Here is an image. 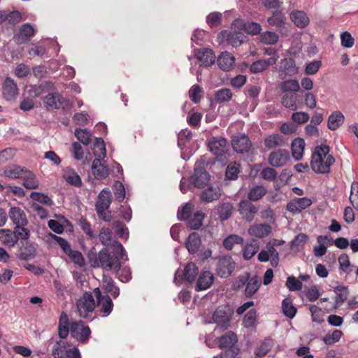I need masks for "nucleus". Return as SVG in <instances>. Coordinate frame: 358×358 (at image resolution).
<instances>
[{"instance_id": "obj_1", "label": "nucleus", "mask_w": 358, "mask_h": 358, "mask_svg": "<svg viewBox=\"0 0 358 358\" xmlns=\"http://www.w3.org/2000/svg\"><path fill=\"white\" fill-rule=\"evenodd\" d=\"M113 251L109 252L107 249L101 250L98 254H90L89 261L94 268L101 267L107 271H117L121 266L120 259L125 255L122 245L117 241H113Z\"/></svg>"}, {"instance_id": "obj_2", "label": "nucleus", "mask_w": 358, "mask_h": 358, "mask_svg": "<svg viewBox=\"0 0 358 358\" xmlns=\"http://www.w3.org/2000/svg\"><path fill=\"white\" fill-rule=\"evenodd\" d=\"M329 152L330 148L326 144L317 145L313 150L310 167L315 173H330L331 166L335 163V159Z\"/></svg>"}, {"instance_id": "obj_3", "label": "nucleus", "mask_w": 358, "mask_h": 358, "mask_svg": "<svg viewBox=\"0 0 358 358\" xmlns=\"http://www.w3.org/2000/svg\"><path fill=\"white\" fill-rule=\"evenodd\" d=\"M111 202V192L108 188H104L98 195L95 207L98 217L106 222L111 220V213L108 210Z\"/></svg>"}, {"instance_id": "obj_4", "label": "nucleus", "mask_w": 358, "mask_h": 358, "mask_svg": "<svg viewBox=\"0 0 358 358\" xmlns=\"http://www.w3.org/2000/svg\"><path fill=\"white\" fill-rule=\"evenodd\" d=\"M94 295L90 292H85L83 295L77 301L76 306L79 316L84 319L91 317L96 308Z\"/></svg>"}, {"instance_id": "obj_5", "label": "nucleus", "mask_w": 358, "mask_h": 358, "mask_svg": "<svg viewBox=\"0 0 358 358\" xmlns=\"http://www.w3.org/2000/svg\"><path fill=\"white\" fill-rule=\"evenodd\" d=\"M234 310L229 305L218 306L213 313V320L218 328L224 331L230 327L234 315Z\"/></svg>"}, {"instance_id": "obj_6", "label": "nucleus", "mask_w": 358, "mask_h": 358, "mask_svg": "<svg viewBox=\"0 0 358 358\" xmlns=\"http://www.w3.org/2000/svg\"><path fill=\"white\" fill-rule=\"evenodd\" d=\"M93 294L96 298V307L99 314L103 317L108 316L113 309L111 298L108 294H103L99 287L93 290Z\"/></svg>"}, {"instance_id": "obj_7", "label": "nucleus", "mask_w": 358, "mask_h": 358, "mask_svg": "<svg viewBox=\"0 0 358 358\" xmlns=\"http://www.w3.org/2000/svg\"><path fill=\"white\" fill-rule=\"evenodd\" d=\"M71 335L82 343H87L91 335V329L84 322L80 320L71 324Z\"/></svg>"}, {"instance_id": "obj_8", "label": "nucleus", "mask_w": 358, "mask_h": 358, "mask_svg": "<svg viewBox=\"0 0 358 358\" xmlns=\"http://www.w3.org/2000/svg\"><path fill=\"white\" fill-rule=\"evenodd\" d=\"M199 273L196 264L193 262H189L185 266L183 271H177L175 273L174 282L177 285H180L185 280L187 282H193Z\"/></svg>"}, {"instance_id": "obj_9", "label": "nucleus", "mask_w": 358, "mask_h": 358, "mask_svg": "<svg viewBox=\"0 0 358 358\" xmlns=\"http://www.w3.org/2000/svg\"><path fill=\"white\" fill-rule=\"evenodd\" d=\"M236 263L230 256H222L219 258L216 272L221 278H228L235 269Z\"/></svg>"}, {"instance_id": "obj_10", "label": "nucleus", "mask_w": 358, "mask_h": 358, "mask_svg": "<svg viewBox=\"0 0 358 358\" xmlns=\"http://www.w3.org/2000/svg\"><path fill=\"white\" fill-rule=\"evenodd\" d=\"M289 159V152L287 150L280 148L269 154L268 162L272 167H281L285 166Z\"/></svg>"}, {"instance_id": "obj_11", "label": "nucleus", "mask_w": 358, "mask_h": 358, "mask_svg": "<svg viewBox=\"0 0 358 358\" xmlns=\"http://www.w3.org/2000/svg\"><path fill=\"white\" fill-rule=\"evenodd\" d=\"M209 173L203 169L196 164L193 174L189 178V182L194 187L203 188L210 180Z\"/></svg>"}, {"instance_id": "obj_12", "label": "nucleus", "mask_w": 358, "mask_h": 358, "mask_svg": "<svg viewBox=\"0 0 358 358\" xmlns=\"http://www.w3.org/2000/svg\"><path fill=\"white\" fill-rule=\"evenodd\" d=\"M36 33V30L30 23H24L19 27L14 38L17 43L24 44L29 42Z\"/></svg>"}, {"instance_id": "obj_13", "label": "nucleus", "mask_w": 358, "mask_h": 358, "mask_svg": "<svg viewBox=\"0 0 358 358\" xmlns=\"http://www.w3.org/2000/svg\"><path fill=\"white\" fill-rule=\"evenodd\" d=\"M208 147L210 152L216 157L224 156L227 150V141L222 137H213L208 142Z\"/></svg>"}, {"instance_id": "obj_14", "label": "nucleus", "mask_w": 358, "mask_h": 358, "mask_svg": "<svg viewBox=\"0 0 358 358\" xmlns=\"http://www.w3.org/2000/svg\"><path fill=\"white\" fill-rule=\"evenodd\" d=\"M231 145L234 151L244 154L250 151L252 143L246 135L239 134L233 137Z\"/></svg>"}, {"instance_id": "obj_15", "label": "nucleus", "mask_w": 358, "mask_h": 358, "mask_svg": "<svg viewBox=\"0 0 358 358\" xmlns=\"http://www.w3.org/2000/svg\"><path fill=\"white\" fill-rule=\"evenodd\" d=\"M92 173L97 180L106 178L109 175V169L103 159L96 158L93 160L92 164Z\"/></svg>"}, {"instance_id": "obj_16", "label": "nucleus", "mask_w": 358, "mask_h": 358, "mask_svg": "<svg viewBox=\"0 0 358 358\" xmlns=\"http://www.w3.org/2000/svg\"><path fill=\"white\" fill-rule=\"evenodd\" d=\"M43 101L48 110L64 108L66 106V101L59 93L48 94Z\"/></svg>"}, {"instance_id": "obj_17", "label": "nucleus", "mask_w": 358, "mask_h": 358, "mask_svg": "<svg viewBox=\"0 0 358 358\" xmlns=\"http://www.w3.org/2000/svg\"><path fill=\"white\" fill-rule=\"evenodd\" d=\"M259 208L253 205L250 200H242L238 203V210L240 214L246 220L252 221Z\"/></svg>"}, {"instance_id": "obj_18", "label": "nucleus", "mask_w": 358, "mask_h": 358, "mask_svg": "<svg viewBox=\"0 0 358 358\" xmlns=\"http://www.w3.org/2000/svg\"><path fill=\"white\" fill-rule=\"evenodd\" d=\"M311 204L312 201L309 198H295L287 203V209L292 213H299Z\"/></svg>"}, {"instance_id": "obj_19", "label": "nucleus", "mask_w": 358, "mask_h": 358, "mask_svg": "<svg viewBox=\"0 0 358 358\" xmlns=\"http://www.w3.org/2000/svg\"><path fill=\"white\" fill-rule=\"evenodd\" d=\"M8 216L17 228L20 226H26L28 224L26 214L20 207H11L8 212Z\"/></svg>"}, {"instance_id": "obj_20", "label": "nucleus", "mask_w": 358, "mask_h": 358, "mask_svg": "<svg viewBox=\"0 0 358 358\" xmlns=\"http://www.w3.org/2000/svg\"><path fill=\"white\" fill-rule=\"evenodd\" d=\"M2 94L6 100H12L18 94V88L15 81L10 77H7L3 84Z\"/></svg>"}, {"instance_id": "obj_21", "label": "nucleus", "mask_w": 358, "mask_h": 358, "mask_svg": "<svg viewBox=\"0 0 358 358\" xmlns=\"http://www.w3.org/2000/svg\"><path fill=\"white\" fill-rule=\"evenodd\" d=\"M221 195V189L219 187L210 185L201 192L200 199L203 203H210L218 200Z\"/></svg>"}, {"instance_id": "obj_22", "label": "nucleus", "mask_w": 358, "mask_h": 358, "mask_svg": "<svg viewBox=\"0 0 358 358\" xmlns=\"http://www.w3.org/2000/svg\"><path fill=\"white\" fill-rule=\"evenodd\" d=\"M196 59L201 62V65L207 67L215 63V55L213 51L208 48L200 49L196 53Z\"/></svg>"}, {"instance_id": "obj_23", "label": "nucleus", "mask_w": 358, "mask_h": 358, "mask_svg": "<svg viewBox=\"0 0 358 358\" xmlns=\"http://www.w3.org/2000/svg\"><path fill=\"white\" fill-rule=\"evenodd\" d=\"M218 343V347L220 349L235 347V344L238 342L236 334L232 331H229L224 335L216 338Z\"/></svg>"}, {"instance_id": "obj_24", "label": "nucleus", "mask_w": 358, "mask_h": 358, "mask_svg": "<svg viewBox=\"0 0 358 358\" xmlns=\"http://www.w3.org/2000/svg\"><path fill=\"white\" fill-rule=\"evenodd\" d=\"M262 278L258 275L250 276L245 287L244 294L247 298L252 297L259 289Z\"/></svg>"}, {"instance_id": "obj_25", "label": "nucleus", "mask_w": 358, "mask_h": 358, "mask_svg": "<svg viewBox=\"0 0 358 358\" xmlns=\"http://www.w3.org/2000/svg\"><path fill=\"white\" fill-rule=\"evenodd\" d=\"M271 232V227L267 224H253L248 229V234L252 236L262 238L268 236Z\"/></svg>"}, {"instance_id": "obj_26", "label": "nucleus", "mask_w": 358, "mask_h": 358, "mask_svg": "<svg viewBox=\"0 0 358 358\" xmlns=\"http://www.w3.org/2000/svg\"><path fill=\"white\" fill-rule=\"evenodd\" d=\"M71 324L68 315L65 312H62L58 323V336L61 339L66 338L69 332L71 333Z\"/></svg>"}, {"instance_id": "obj_27", "label": "nucleus", "mask_w": 358, "mask_h": 358, "mask_svg": "<svg viewBox=\"0 0 358 358\" xmlns=\"http://www.w3.org/2000/svg\"><path fill=\"white\" fill-rule=\"evenodd\" d=\"M290 19L294 24L300 29L306 27L310 22L307 14L304 11L299 10L292 11L290 13Z\"/></svg>"}, {"instance_id": "obj_28", "label": "nucleus", "mask_w": 358, "mask_h": 358, "mask_svg": "<svg viewBox=\"0 0 358 358\" xmlns=\"http://www.w3.org/2000/svg\"><path fill=\"white\" fill-rule=\"evenodd\" d=\"M62 177L69 184L76 187H80L83 185L80 176L70 167L63 169Z\"/></svg>"}, {"instance_id": "obj_29", "label": "nucleus", "mask_w": 358, "mask_h": 358, "mask_svg": "<svg viewBox=\"0 0 358 358\" xmlns=\"http://www.w3.org/2000/svg\"><path fill=\"white\" fill-rule=\"evenodd\" d=\"M214 277L210 271L203 272L198 278L195 289L199 292L209 288L213 284Z\"/></svg>"}, {"instance_id": "obj_30", "label": "nucleus", "mask_w": 358, "mask_h": 358, "mask_svg": "<svg viewBox=\"0 0 358 358\" xmlns=\"http://www.w3.org/2000/svg\"><path fill=\"white\" fill-rule=\"evenodd\" d=\"M223 37H226L228 43L233 47L240 46L243 42L246 36L242 32H228L227 31H222Z\"/></svg>"}, {"instance_id": "obj_31", "label": "nucleus", "mask_w": 358, "mask_h": 358, "mask_svg": "<svg viewBox=\"0 0 358 358\" xmlns=\"http://www.w3.org/2000/svg\"><path fill=\"white\" fill-rule=\"evenodd\" d=\"M235 59L229 52H222L217 58V64L223 71H229L234 64Z\"/></svg>"}, {"instance_id": "obj_32", "label": "nucleus", "mask_w": 358, "mask_h": 358, "mask_svg": "<svg viewBox=\"0 0 358 358\" xmlns=\"http://www.w3.org/2000/svg\"><path fill=\"white\" fill-rule=\"evenodd\" d=\"M201 243L199 235L196 232H192L189 235L185 245L189 253L195 254L198 252Z\"/></svg>"}, {"instance_id": "obj_33", "label": "nucleus", "mask_w": 358, "mask_h": 358, "mask_svg": "<svg viewBox=\"0 0 358 358\" xmlns=\"http://www.w3.org/2000/svg\"><path fill=\"white\" fill-rule=\"evenodd\" d=\"M275 64V59L268 58L266 60L260 59L254 62L250 66V71L252 73H262L266 71L269 66Z\"/></svg>"}, {"instance_id": "obj_34", "label": "nucleus", "mask_w": 358, "mask_h": 358, "mask_svg": "<svg viewBox=\"0 0 358 358\" xmlns=\"http://www.w3.org/2000/svg\"><path fill=\"white\" fill-rule=\"evenodd\" d=\"M305 141L303 138H296L293 140L291 148L293 157L299 161L302 159L305 148Z\"/></svg>"}, {"instance_id": "obj_35", "label": "nucleus", "mask_w": 358, "mask_h": 358, "mask_svg": "<svg viewBox=\"0 0 358 358\" xmlns=\"http://www.w3.org/2000/svg\"><path fill=\"white\" fill-rule=\"evenodd\" d=\"M36 255V248L30 241H25L19 252V258L22 260L32 259Z\"/></svg>"}, {"instance_id": "obj_36", "label": "nucleus", "mask_w": 358, "mask_h": 358, "mask_svg": "<svg viewBox=\"0 0 358 358\" xmlns=\"http://www.w3.org/2000/svg\"><path fill=\"white\" fill-rule=\"evenodd\" d=\"M27 169L24 167H21L18 165L13 164L5 168L3 174L6 177L12 179H21Z\"/></svg>"}, {"instance_id": "obj_37", "label": "nucleus", "mask_w": 358, "mask_h": 358, "mask_svg": "<svg viewBox=\"0 0 358 358\" xmlns=\"http://www.w3.org/2000/svg\"><path fill=\"white\" fill-rule=\"evenodd\" d=\"M345 117L341 111L333 112L328 118L327 127L330 130L337 129L343 122Z\"/></svg>"}, {"instance_id": "obj_38", "label": "nucleus", "mask_w": 358, "mask_h": 358, "mask_svg": "<svg viewBox=\"0 0 358 358\" xmlns=\"http://www.w3.org/2000/svg\"><path fill=\"white\" fill-rule=\"evenodd\" d=\"M284 143V138L278 134H273L267 136L264 144L268 150H271L277 147L282 146Z\"/></svg>"}, {"instance_id": "obj_39", "label": "nucleus", "mask_w": 358, "mask_h": 358, "mask_svg": "<svg viewBox=\"0 0 358 358\" xmlns=\"http://www.w3.org/2000/svg\"><path fill=\"white\" fill-rule=\"evenodd\" d=\"M23 180V185L29 189L38 188L39 183L34 173L28 169L26 170L22 178Z\"/></svg>"}, {"instance_id": "obj_40", "label": "nucleus", "mask_w": 358, "mask_h": 358, "mask_svg": "<svg viewBox=\"0 0 358 358\" xmlns=\"http://www.w3.org/2000/svg\"><path fill=\"white\" fill-rule=\"evenodd\" d=\"M0 241L3 244L8 247H13L17 243V238L14 231L9 229L0 230Z\"/></svg>"}, {"instance_id": "obj_41", "label": "nucleus", "mask_w": 358, "mask_h": 358, "mask_svg": "<svg viewBox=\"0 0 358 358\" xmlns=\"http://www.w3.org/2000/svg\"><path fill=\"white\" fill-rule=\"evenodd\" d=\"M280 89L283 93L297 92L300 90V85L296 80L289 79L282 82Z\"/></svg>"}, {"instance_id": "obj_42", "label": "nucleus", "mask_w": 358, "mask_h": 358, "mask_svg": "<svg viewBox=\"0 0 358 358\" xmlns=\"http://www.w3.org/2000/svg\"><path fill=\"white\" fill-rule=\"evenodd\" d=\"M308 241V236L303 233L298 234L290 243V248L292 250L299 252Z\"/></svg>"}, {"instance_id": "obj_43", "label": "nucleus", "mask_w": 358, "mask_h": 358, "mask_svg": "<svg viewBox=\"0 0 358 358\" xmlns=\"http://www.w3.org/2000/svg\"><path fill=\"white\" fill-rule=\"evenodd\" d=\"M204 217L205 215L202 211L197 210L194 212L192 217H190L187 221L188 226L192 229L196 230L199 229L203 224Z\"/></svg>"}, {"instance_id": "obj_44", "label": "nucleus", "mask_w": 358, "mask_h": 358, "mask_svg": "<svg viewBox=\"0 0 358 358\" xmlns=\"http://www.w3.org/2000/svg\"><path fill=\"white\" fill-rule=\"evenodd\" d=\"M297 97L294 93H286L282 96L281 103L285 108L296 110L297 109Z\"/></svg>"}, {"instance_id": "obj_45", "label": "nucleus", "mask_w": 358, "mask_h": 358, "mask_svg": "<svg viewBox=\"0 0 358 358\" xmlns=\"http://www.w3.org/2000/svg\"><path fill=\"white\" fill-rule=\"evenodd\" d=\"M282 310L283 314L290 319H292L297 313V309L294 306L290 298H286L282 301Z\"/></svg>"}, {"instance_id": "obj_46", "label": "nucleus", "mask_w": 358, "mask_h": 358, "mask_svg": "<svg viewBox=\"0 0 358 358\" xmlns=\"http://www.w3.org/2000/svg\"><path fill=\"white\" fill-rule=\"evenodd\" d=\"M268 23L271 26H276L279 30L285 27V18L280 11H275L273 13L271 17L267 20Z\"/></svg>"}, {"instance_id": "obj_47", "label": "nucleus", "mask_w": 358, "mask_h": 358, "mask_svg": "<svg viewBox=\"0 0 358 358\" xmlns=\"http://www.w3.org/2000/svg\"><path fill=\"white\" fill-rule=\"evenodd\" d=\"M259 243L257 240H252L250 243L247 244L243 249V257L245 259H250L258 252Z\"/></svg>"}, {"instance_id": "obj_48", "label": "nucleus", "mask_w": 358, "mask_h": 358, "mask_svg": "<svg viewBox=\"0 0 358 358\" xmlns=\"http://www.w3.org/2000/svg\"><path fill=\"white\" fill-rule=\"evenodd\" d=\"M68 347L69 345L66 341L63 340L57 341L52 348V355L55 358H64Z\"/></svg>"}, {"instance_id": "obj_49", "label": "nucleus", "mask_w": 358, "mask_h": 358, "mask_svg": "<svg viewBox=\"0 0 358 358\" xmlns=\"http://www.w3.org/2000/svg\"><path fill=\"white\" fill-rule=\"evenodd\" d=\"M233 209L232 204L229 202L224 203L219 206L217 207V213L220 220L225 221L228 220L232 214Z\"/></svg>"}, {"instance_id": "obj_50", "label": "nucleus", "mask_w": 358, "mask_h": 358, "mask_svg": "<svg viewBox=\"0 0 358 358\" xmlns=\"http://www.w3.org/2000/svg\"><path fill=\"white\" fill-rule=\"evenodd\" d=\"M279 40V36L273 31H266L259 35V41L266 45H275Z\"/></svg>"}, {"instance_id": "obj_51", "label": "nucleus", "mask_w": 358, "mask_h": 358, "mask_svg": "<svg viewBox=\"0 0 358 358\" xmlns=\"http://www.w3.org/2000/svg\"><path fill=\"white\" fill-rule=\"evenodd\" d=\"M266 189L263 186L257 185L250 190L248 198L250 201H256L261 199L266 194Z\"/></svg>"}, {"instance_id": "obj_52", "label": "nucleus", "mask_w": 358, "mask_h": 358, "mask_svg": "<svg viewBox=\"0 0 358 358\" xmlns=\"http://www.w3.org/2000/svg\"><path fill=\"white\" fill-rule=\"evenodd\" d=\"M194 210V206L191 203H186L181 210H179L178 212V217L180 220L182 221H188V220L192 217L193 213L192 211Z\"/></svg>"}, {"instance_id": "obj_53", "label": "nucleus", "mask_w": 358, "mask_h": 358, "mask_svg": "<svg viewBox=\"0 0 358 358\" xmlns=\"http://www.w3.org/2000/svg\"><path fill=\"white\" fill-rule=\"evenodd\" d=\"M233 94L228 88H222L215 93V100L217 103L229 101L231 99Z\"/></svg>"}, {"instance_id": "obj_54", "label": "nucleus", "mask_w": 358, "mask_h": 358, "mask_svg": "<svg viewBox=\"0 0 358 358\" xmlns=\"http://www.w3.org/2000/svg\"><path fill=\"white\" fill-rule=\"evenodd\" d=\"M94 154L99 158L103 159L106 156V145L102 138H96L94 143Z\"/></svg>"}, {"instance_id": "obj_55", "label": "nucleus", "mask_w": 358, "mask_h": 358, "mask_svg": "<svg viewBox=\"0 0 358 358\" xmlns=\"http://www.w3.org/2000/svg\"><path fill=\"white\" fill-rule=\"evenodd\" d=\"M240 173V165L237 162H231L228 164L225 176L229 180H236Z\"/></svg>"}, {"instance_id": "obj_56", "label": "nucleus", "mask_w": 358, "mask_h": 358, "mask_svg": "<svg viewBox=\"0 0 358 358\" xmlns=\"http://www.w3.org/2000/svg\"><path fill=\"white\" fill-rule=\"evenodd\" d=\"M257 323V310L255 309L250 310L245 315L243 320V324L245 328H252Z\"/></svg>"}, {"instance_id": "obj_57", "label": "nucleus", "mask_w": 358, "mask_h": 358, "mask_svg": "<svg viewBox=\"0 0 358 358\" xmlns=\"http://www.w3.org/2000/svg\"><path fill=\"white\" fill-rule=\"evenodd\" d=\"M243 238L238 235L232 234L227 236L223 241V246L225 249L231 250L235 244H243Z\"/></svg>"}, {"instance_id": "obj_58", "label": "nucleus", "mask_w": 358, "mask_h": 358, "mask_svg": "<svg viewBox=\"0 0 358 358\" xmlns=\"http://www.w3.org/2000/svg\"><path fill=\"white\" fill-rule=\"evenodd\" d=\"M65 254L68 255L69 259L76 264L80 266L85 265V259L80 252L73 250L71 248L68 251H66Z\"/></svg>"}, {"instance_id": "obj_59", "label": "nucleus", "mask_w": 358, "mask_h": 358, "mask_svg": "<svg viewBox=\"0 0 358 358\" xmlns=\"http://www.w3.org/2000/svg\"><path fill=\"white\" fill-rule=\"evenodd\" d=\"M343 335V332L341 330L335 329L331 334H326L323 338L322 341L326 345H331L338 342Z\"/></svg>"}, {"instance_id": "obj_60", "label": "nucleus", "mask_w": 358, "mask_h": 358, "mask_svg": "<svg viewBox=\"0 0 358 358\" xmlns=\"http://www.w3.org/2000/svg\"><path fill=\"white\" fill-rule=\"evenodd\" d=\"M334 292L336 294V302L337 304H342L347 299L348 296V289L347 287L337 286L334 288Z\"/></svg>"}, {"instance_id": "obj_61", "label": "nucleus", "mask_w": 358, "mask_h": 358, "mask_svg": "<svg viewBox=\"0 0 358 358\" xmlns=\"http://www.w3.org/2000/svg\"><path fill=\"white\" fill-rule=\"evenodd\" d=\"M99 240L105 246L113 245L112 231L109 228H102L99 233Z\"/></svg>"}, {"instance_id": "obj_62", "label": "nucleus", "mask_w": 358, "mask_h": 358, "mask_svg": "<svg viewBox=\"0 0 358 358\" xmlns=\"http://www.w3.org/2000/svg\"><path fill=\"white\" fill-rule=\"evenodd\" d=\"M75 136L83 145H87L91 143V134L83 129H76Z\"/></svg>"}, {"instance_id": "obj_63", "label": "nucleus", "mask_w": 358, "mask_h": 358, "mask_svg": "<svg viewBox=\"0 0 358 358\" xmlns=\"http://www.w3.org/2000/svg\"><path fill=\"white\" fill-rule=\"evenodd\" d=\"M286 286L290 291H299L302 289L303 283L294 276H289L287 278Z\"/></svg>"}, {"instance_id": "obj_64", "label": "nucleus", "mask_w": 358, "mask_h": 358, "mask_svg": "<svg viewBox=\"0 0 358 358\" xmlns=\"http://www.w3.org/2000/svg\"><path fill=\"white\" fill-rule=\"evenodd\" d=\"M283 67L287 75L292 76L298 72L295 62L292 59H285L283 61Z\"/></svg>"}]
</instances>
